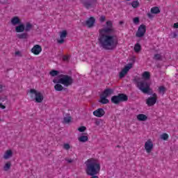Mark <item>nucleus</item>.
<instances>
[{"mask_svg":"<svg viewBox=\"0 0 178 178\" xmlns=\"http://www.w3.org/2000/svg\"><path fill=\"white\" fill-rule=\"evenodd\" d=\"M116 31L113 28H104L99 30V44L105 51H115L119 45L118 36L113 35Z\"/></svg>","mask_w":178,"mask_h":178,"instance_id":"f257e3e1","label":"nucleus"},{"mask_svg":"<svg viewBox=\"0 0 178 178\" xmlns=\"http://www.w3.org/2000/svg\"><path fill=\"white\" fill-rule=\"evenodd\" d=\"M86 175H98L101 172V164L94 159H89L85 162Z\"/></svg>","mask_w":178,"mask_h":178,"instance_id":"f03ea898","label":"nucleus"},{"mask_svg":"<svg viewBox=\"0 0 178 178\" xmlns=\"http://www.w3.org/2000/svg\"><path fill=\"white\" fill-rule=\"evenodd\" d=\"M58 78V79H54L53 80L54 84H63L65 87H69L73 84V78L69 75L60 74Z\"/></svg>","mask_w":178,"mask_h":178,"instance_id":"7ed1b4c3","label":"nucleus"},{"mask_svg":"<svg viewBox=\"0 0 178 178\" xmlns=\"http://www.w3.org/2000/svg\"><path fill=\"white\" fill-rule=\"evenodd\" d=\"M136 83L138 90H140L143 94H148V95H151L152 94V89H151L150 87L151 85H149V83L147 81H137Z\"/></svg>","mask_w":178,"mask_h":178,"instance_id":"20e7f679","label":"nucleus"},{"mask_svg":"<svg viewBox=\"0 0 178 178\" xmlns=\"http://www.w3.org/2000/svg\"><path fill=\"white\" fill-rule=\"evenodd\" d=\"M127 101H129V97L124 93H120L111 97V103L115 105H119L120 102H127Z\"/></svg>","mask_w":178,"mask_h":178,"instance_id":"39448f33","label":"nucleus"},{"mask_svg":"<svg viewBox=\"0 0 178 178\" xmlns=\"http://www.w3.org/2000/svg\"><path fill=\"white\" fill-rule=\"evenodd\" d=\"M30 94H31V97H33V95H35V101L38 104H41L42 101H44V95L40 92L37 91L35 89H31Z\"/></svg>","mask_w":178,"mask_h":178,"instance_id":"423d86ee","label":"nucleus"},{"mask_svg":"<svg viewBox=\"0 0 178 178\" xmlns=\"http://www.w3.org/2000/svg\"><path fill=\"white\" fill-rule=\"evenodd\" d=\"M81 3L86 9H91L97 6V0H82Z\"/></svg>","mask_w":178,"mask_h":178,"instance_id":"0eeeda50","label":"nucleus"},{"mask_svg":"<svg viewBox=\"0 0 178 178\" xmlns=\"http://www.w3.org/2000/svg\"><path fill=\"white\" fill-rule=\"evenodd\" d=\"M145 33H147V26L144 24H141L138 29L136 37H138V38H141L145 35Z\"/></svg>","mask_w":178,"mask_h":178,"instance_id":"6e6552de","label":"nucleus"},{"mask_svg":"<svg viewBox=\"0 0 178 178\" xmlns=\"http://www.w3.org/2000/svg\"><path fill=\"white\" fill-rule=\"evenodd\" d=\"M83 26H86L88 29H92L95 26V17H89L83 24Z\"/></svg>","mask_w":178,"mask_h":178,"instance_id":"1a4fd4ad","label":"nucleus"},{"mask_svg":"<svg viewBox=\"0 0 178 178\" xmlns=\"http://www.w3.org/2000/svg\"><path fill=\"white\" fill-rule=\"evenodd\" d=\"M133 67V63H129L128 65H126L124 69L120 72V79H123L126 74H127V72L130 70Z\"/></svg>","mask_w":178,"mask_h":178,"instance_id":"9d476101","label":"nucleus"},{"mask_svg":"<svg viewBox=\"0 0 178 178\" xmlns=\"http://www.w3.org/2000/svg\"><path fill=\"white\" fill-rule=\"evenodd\" d=\"M67 36V31L64 30L60 32V40H57L58 44H63L65 42V38Z\"/></svg>","mask_w":178,"mask_h":178,"instance_id":"9b49d317","label":"nucleus"},{"mask_svg":"<svg viewBox=\"0 0 178 178\" xmlns=\"http://www.w3.org/2000/svg\"><path fill=\"white\" fill-rule=\"evenodd\" d=\"M152 148H154V144H152V141L151 140H147L145 143V149H146V152L149 154L152 151Z\"/></svg>","mask_w":178,"mask_h":178,"instance_id":"f8f14e48","label":"nucleus"},{"mask_svg":"<svg viewBox=\"0 0 178 178\" xmlns=\"http://www.w3.org/2000/svg\"><path fill=\"white\" fill-rule=\"evenodd\" d=\"M42 51V48H41V46H40V44H35L31 49V53L34 54V55H40Z\"/></svg>","mask_w":178,"mask_h":178,"instance_id":"ddd939ff","label":"nucleus"},{"mask_svg":"<svg viewBox=\"0 0 178 178\" xmlns=\"http://www.w3.org/2000/svg\"><path fill=\"white\" fill-rule=\"evenodd\" d=\"M93 115L96 118H102L105 115V111L104 108H99L93 112Z\"/></svg>","mask_w":178,"mask_h":178,"instance_id":"4468645a","label":"nucleus"},{"mask_svg":"<svg viewBox=\"0 0 178 178\" xmlns=\"http://www.w3.org/2000/svg\"><path fill=\"white\" fill-rule=\"evenodd\" d=\"M156 97H149L146 100L147 106H154L156 104Z\"/></svg>","mask_w":178,"mask_h":178,"instance_id":"2eb2a0df","label":"nucleus"},{"mask_svg":"<svg viewBox=\"0 0 178 178\" xmlns=\"http://www.w3.org/2000/svg\"><path fill=\"white\" fill-rule=\"evenodd\" d=\"M16 33H24V24L20 23L18 24V26L15 27Z\"/></svg>","mask_w":178,"mask_h":178,"instance_id":"dca6fc26","label":"nucleus"},{"mask_svg":"<svg viewBox=\"0 0 178 178\" xmlns=\"http://www.w3.org/2000/svg\"><path fill=\"white\" fill-rule=\"evenodd\" d=\"M33 24L30 23V22H26V24L24 25V31L26 33H30V31H31V30L33 29Z\"/></svg>","mask_w":178,"mask_h":178,"instance_id":"f3484780","label":"nucleus"},{"mask_svg":"<svg viewBox=\"0 0 178 178\" xmlns=\"http://www.w3.org/2000/svg\"><path fill=\"white\" fill-rule=\"evenodd\" d=\"M112 94H113V89L106 88L102 92V95H104V97H109V95H112Z\"/></svg>","mask_w":178,"mask_h":178,"instance_id":"a211bd4d","label":"nucleus"},{"mask_svg":"<svg viewBox=\"0 0 178 178\" xmlns=\"http://www.w3.org/2000/svg\"><path fill=\"white\" fill-rule=\"evenodd\" d=\"M108 98L106 96H104L103 95H100V99L99 100V102L100 104H103L104 105L106 104H109V99H106Z\"/></svg>","mask_w":178,"mask_h":178,"instance_id":"6ab92c4d","label":"nucleus"},{"mask_svg":"<svg viewBox=\"0 0 178 178\" xmlns=\"http://www.w3.org/2000/svg\"><path fill=\"white\" fill-rule=\"evenodd\" d=\"M22 23V21H20V19L19 18V17H13L11 19V24L13 26H17V24H20Z\"/></svg>","mask_w":178,"mask_h":178,"instance_id":"aec40b11","label":"nucleus"},{"mask_svg":"<svg viewBox=\"0 0 178 178\" xmlns=\"http://www.w3.org/2000/svg\"><path fill=\"white\" fill-rule=\"evenodd\" d=\"M19 40H27L29 38V33L27 32L22 33L17 35Z\"/></svg>","mask_w":178,"mask_h":178,"instance_id":"412c9836","label":"nucleus"},{"mask_svg":"<svg viewBox=\"0 0 178 178\" xmlns=\"http://www.w3.org/2000/svg\"><path fill=\"white\" fill-rule=\"evenodd\" d=\"M61 83H56L54 86V90H56V91H66V90H67L66 88H64L63 86L60 85Z\"/></svg>","mask_w":178,"mask_h":178,"instance_id":"4be33fe9","label":"nucleus"},{"mask_svg":"<svg viewBox=\"0 0 178 178\" xmlns=\"http://www.w3.org/2000/svg\"><path fill=\"white\" fill-rule=\"evenodd\" d=\"M137 119L140 122H145V120H147V119H148V117H147V115H145L144 114H139L137 115Z\"/></svg>","mask_w":178,"mask_h":178,"instance_id":"5701e85b","label":"nucleus"},{"mask_svg":"<svg viewBox=\"0 0 178 178\" xmlns=\"http://www.w3.org/2000/svg\"><path fill=\"white\" fill-rule=\"evenodd\" d=\"M12 155H13V152H12V150H7L3 155V159H9V158L12 157Z\"/></svg>","mask_w":178,"mask_h":178,"instance_id":"b1692460","label":"nucleus"},{"mask_svg":"<svg viewBox=\"0 0 178 178\" xmlns=\"http://www.w3.org/2000/svg\"><path fill=\"white\" fill-rule=\"evenodd\" d=\"M151 13H153L154 15H158L159 13H161V10H159V7H153L150 10Z\"/></svg>","mask_w":178,"mask_h":178,"instance_id":"393cba45","label":"nucleus"},{"mask_svg":"<svg viewBox=\"0 0 178 178\" xmlns=\"http://www.w3.org/2000/svg\"><path fill=\"white\" fill-rule=\"evenodd\" d=\"M78 140L80 143H86V141H88V136H81L78 138Z\"/></svg>","mask_w":178,"mask_h":178,"instance_id":"a878e982","label":"nucleus"},{"mask_svg":"<svg viewBox=\"0 0 178 178\" xmlns=\"http://www.w3.org/2000/svg\"><path fill=\"white\" fill-rule=\"evenodd\" d=\"M143 77L145 79V80H149L151 77L149 72H144L143 74Z\"/></svg>","mask_w":178,"mask_h":178,"instance_id":"bb28decb","label":"nucleus"},{"mask_svg":"<svg viewBox=\"0 0 178 178\" xmlns=\"http://www.w3.org/2000/svg\"><path fill=\"white\" fill-rule=\"evenodd\" d=\"M135 52H140L141 51V44L140 43H136L134 46Z\"/></svg>","mask_w":178,"mask_h":178,"instance_id":"cd10ccee","label":"nucleus"},{"mask_svg":"<svg viewBox=\"0 0 178 178\" xmlns=\"http://www.w3.org/2000/svg\"><path fill=\"white\" fill-rule=\"evenodd\" d=\"M160 138L161 140H163L164 141H166L169 138V135L168 134H166V133H164V134L161 135Z\"/></svg>","mask_w":178,"mask_h":178,"instance_id":"c85d7f7f","label":"nucleus"},{"mask_svg":"<svg viewBox=\"0 0 178 178\" xmlns=\"http://www.w3.org/2000/svg\"><path fill=\"white\" fill-rule=\"evenodd\" d=\"M50 76H51L52 77H55L56 76H58V74H59V71L58 70H52L50 72H49Z\"/></svg>","mask_w":178,"mask_h":178,"instance_id":"c756f323","label":"nucleus"},{"mask_svg":"<svg viewBox=\"0 0 178 178\" xmlns=\"http://www.w3.org/2000/svg\"><path fill=\"white\" fill-rule=\"evenodd\" d=\"M165 92H166V88H165V86H160L159 88V92L160 94H162L163 95V94H165Z\"/></svg>","mask_w":178,"mask_h":178,"instance_id":"7c9ffc66","label":"nucleus"},{"mask_svg":"<svg viewBox=\"0 0 178 178\" xmlns=\"http://www.w3.org/2000/svg\"><path fill=\"white\" fill-rule=\"evenodd\" d=\"M10 166H12V164L10 163V162L6 163V165L3 167V170H5L6 172H8V170L10 169Z\"/></svg>","mask_w":178,"mask_h":178,"instance_id":"2f4dec72","label":"nucleus"},{"mask_svg":"<svg viewBox=\"0 0 178 178\" xmlns=\"http://www.w3.org/2000/svg\"><path fill=\"white\" fill-rule=\"evenodd\" d=\"M139 5H140V3H138V1H134L131 3L132 8H134V9L138 8Z\"/></svg>","mask_w":178,"mask_h":178,"instance_id":"473e14b6","label":"nucleus"},{"mask_svg":"<svg viewBox=\"0 0 178 178\" xmlns=\"http://www.w3.org/2000/svg\"><path fill=\"white\" fill-rule=\"evenodd\" d=\"M72 122V117H65L63 118L64 123H70Z\"/></svg>","mask_w":178,"mask_h":178,"instance_id":"72a5a7b5","label":"nucleus"},{"mask_svg":"<svg viewBox=\"0 0 178 178\" xmlns=\"http://www.w3.org/2000/svg\"><path fill=\"white\" fill-rule=\"evenodd\" d=\"M106 28H113V24L112 23V21H107L106 22Z\"/></svg>","mask_w":178,"mask_h":178,"instance_id":"f704fd0d","label":"nucleus"},{"mask_svg":"<svg viewBox=\"0 0 178 178\" xmlns=\"http://www.w3.org/2000/svg\"><path fill=\"white\" fill-rule=\"evenodd\" d=\"M154 59L156 60H161V59H162V56H161V54H156L154 55Z\"/></svg>","mask_w":178,"mask_h":178,"instance_id":"c9c22d12","label":"nucleus"},{"mask_svg":"<svg viewBox=\"0 0 178 178\" xmlns=\"http://www.w3.org/2000/svg\"><path fill=\"white\" fill-rule=\"evenodd\" d=\"M79 131H80V133H84V131L85 130H87V128L84 126H82V127H80L79 129H78Z\"/></svg>","mask_w":178,"mask_h":178,"instance_id":"e433bc0d","label":"nucleus"},{"mask_svg":"<svg viewBox=\"0 0 178 178\" xmlns=\"http://www.w3.org/2000/svg\"><path fill=\"white\" fill-rule=\"evenodd\" d=\"M70 59V57L69 56H63V60L64 62H69Z\"/></svg>","mask_w":178,"mask_h":178,"instance_id":"4c0bfd02","label":"nucleus"},{"mask_svg":"<svg viewBox=\"0 0 178 178\" xmlns=\"http://www.w3.org/2000/svg\"><path fill=\"white\" fill-rule=\"evenodd\" d=\"M133 22H134V24H138L140 23V18L135 17V18H134Z\"/></svg>","mask_w":178,"mask_h":178,"instance_id":"58836bf2","label":"nucleus"},{"mask_svg":"<svg viewBox=\"0 0 178 178\" xmlns=\"http://www.w3.org/2000/svg\"><path fill=\"white\" fill-rule=\"evenodd\" d=\"M63 148L64 149H67V150L70 149V145L69 143H65L63 145Z\"/></svg>","mask_w":178,"mask_h":178,"instance_id":"ea45409f","label":"nucleus"},{"mask_svg":"<svg viewBox=\"0 0 178 178\" xmlns=\"http://www.w3.org/2000/svg\"><path fill=\"white\" fill-rule=\"evenodd\" d=\"M105 20H106L105 16L102 15L99 18V21L101 22V23H104V22H105Z\"/></svg>","mask_w":178,"mask_h":178,"instance_id":"a19ab883","label":"nucleus"},{"mask_svg":"<svg viewBox=\"0 0 178 178\" xmlns=\"http://www.w3.org/2000/svg\"><path fill=\"white\" fill-rule=\"evenodd\" d=\"M147 17H149V19H153L154 18V15H152V14H151V13H147Z\"/></svg>","mask_w":178,"mask_h":178,"instance_id":"79ce46f5","label":"nucleus"},{"mask_svg":"<svg viewBox=\"0 0 178 178\" xmlns=\"http://www.w3.org/2000/svg\"><path fill=\"white\" fill-rule=\"evenodd\" d=\"M95 123L96 126H99V124H101V120H97L95 121Z\"/></svg>","mask_w":178,"mask_h":178,"instance_id":"37998d69","label":"nucleus"},{"mask_svg":"<svg viewBox=\"0 0 178 178\" xmlns=\"http://www.w3.org/2000/svg\"><path fill=\"white\" fill-rule=\"evenodd\" d=\"M177 37V33L174 32L172 35V38H176Z\"/></svg>","mask_w":178,"mask_h":178,"instance_id":"c03bdc74","label":"nucleus"},{"mask_svg":"<svg viewBox=\"0 0 178 178\" xmlns=\"http://www.w3.org/2000/svg\"><path fill=\"white\" fill-rule=\"evenodd\" d=\"M65 161L67 162H68V163H72L73 162V159H65Z\"/></svg>","mask_w":178,"mask_h":178,"instance_id":"a18cd8bd","label":"nucleus"},{"mask_svg":"<svg viewBox=\"0 0 178 178\" xmlns=\"http://www.w3.org/2000/svg\"><path fill=\"white\" fill-rule=\"evenodd\" d=\"M151 95L153 96V97H152V98H156V99H158L156 93H152Z\"/></svg>","mask_w":178,"mask_h":178,"instance_id":"49530a36","label":"nucleus"},{"mask_svg":"<svg viewBox=\"0 0 178 178\" xmlns=\"http://www.w3.org/2000/svg\"><path fill=\"white\" fill-rule=\"evenodd\" d=\"M0 108L1 109H5L6 108V106H5L3 104H2V103H0Z\"/></svg>","mask_w":178,"mask_h":178,"instance_id":"de8ad7c7","label":"nucleus"},{"mask_svg":"<svg viewBox=\"0 0 178 178\" xmlns=\"http://www.w3.org/2000/svg\"><path fill=\"white\" fill-rule=\"evenodd\" d=\"M174 29H178V22L174 24Z\"/></svg>","mask_w":178,"mask_h":178,"instance_id":"09e8293b","label":"nucleus"},{"mask_svg":"<svg viewBox=\"0 0 178 178\" xmlns=\"http://www.w3.org/2000/svg\"><path fill=\"white\" fill-rule=\"evenodd\" d=\"M131 60L132 63H134V62H136V57L131 58Z\"/></svg>","mask_w":178,"mask_h":178,"instance_id":"8fccbe9b","label":"nucleus"},{"mask_svg":"<svg viewBox=\"0 0 178 178\" xmlns=\"http://www.w3.org/2000/svg\"><path fill=\"white\" fill-rule=\"evenodd\" d=\"M15 55H20V51H16Z\"/></svg>","mask_w":178,"mask_h":178,"instance_id":"3c124183","label":"nucleus"},{"mask_svg":"<svg viewBox=\"0 0 178 178\" xmlns=\"http://www.w3.org/2000/svg\"><path fill=\"white\" fill-rule=\"evenodd\" d=\"M4 99H6V98H1V101L3 102Z\"/></svg>","mask_w":178,"mask_h":178,"instance_id":"603ef678","label":"nucleus"},{"mask_svg":"<svg viewBox=\"0 0 178 178\" xmlns=\"http://www.w3.org/2000/svg\"><path fill=\"white\" fill-rule=\"evenodd\" d=\"M120 24H123V22H122V21H120Z\"/></svg>","mask_w":178,"mask_h":178,"instance_id":"864d4df0","label":"nucleus"},{"mask_svg":"<svg viewBox=\"0 0 178 178\" xmlns=\"http://www.w3.org/2000/svg\"><path fill=\"white\" fill-rule=\"evenodd\" d=\"M117 147H118V148H120V145H118Z\"/></svg>","mask_w":178,"mask_h":178,"instance_id":"5fc2aeb1","label":"nucleus"},{"mask_svg":"<svg viewBox=\"0 0 178 178\" xmlns=\"http://www.w3.org/2000/svg\"><path fill=\"white\" fill-rule=\"evenodd\" d=\"M126 1H130V0H126Z\"/></svg>","mask_w":178,"mask_h":178,"instance_id":"6e6d98bb","label":"nucleus"}]
</instances>
